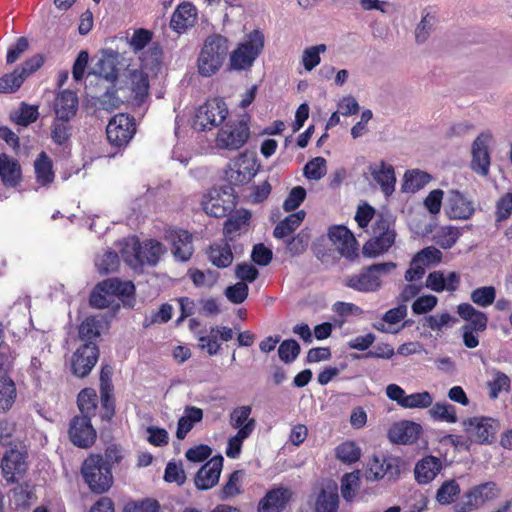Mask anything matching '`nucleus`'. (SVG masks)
I'll return each instance as SVG.
<instances>
[{"mask_svg":"<svg viewBox=\"0 0 512 512\" xmlns=\"http://www.w3.org/2000/svg\"><path fill=\"white\" fill-rule=\"evenodd\" d=\"M228 43L227 37L220 34L205 39L197 60L201 76L210 77L220 70L228 54Z\"/></svg>","mask_w":512,"mask_h":512,"instance_id":"1","label":"nucleus"},{"mask_svg":"<svg viewBox=\"0 0 512 512\" xmlns=\"http://www.w3.org/2000/svg\"><path fill=\"white\" fill-rule=\"evenodd\" d=\"M263 48V33L259 30H253L230 53L229 69L232 71L250 70Z\"/></svg>","mask_w":512,"mask_h":512,"instance_id":"2","label":"nucleus"},{"mask_svg":"<svg viewBox=\"0 0 512 512\" xmlns=\"http://www.w3.org/2000/svg\"><path fill=\"white\" fill-rule=\"evenodd\" d=\"M397 267L394 262L372 264L358 274H352L345 280L347 287L358 292H376L382 286V277L390 274Z\"/></svg>","mask_w":512,"mask_h":512,"instance_id":"3","label":"nucleus"},{"mask_svg":"<svg viewBox=\"0 0 512 512\" xmlns=\"http://www.w3.org/2000/svg\"><path fill=\"white\" fill-rule=\"evenodd\" d=\"M82 476L94 493L102 494L113 483L111 466L101 455H91L83 463Z\"/></svg>","mask_w":512,"mask_h":512,"instance_id":"4","label":"nucleus"},{"mask_svg":"<svg viewBox=\"0 0 512 512\" xmlns=\"http://www.w3.org/2000/svg\"><path fill=\"white\" fill-rule=\"evenodd\" d=\"M396 233L390 220L382 215L373 224V237L362 248L365 257L376 258L386 253L395 243Z\"/></svg>","mask_w":512,"mask_h":512,"instance_id":"5","label":"nucleus"},{"mask_svg":"<svg viewBox=\"0 0 512 512\" xmlns=\"http://www.w3.org/2000/svg\"><path fill=\"white\" fill-rule=\"evenodd\" d=\"M228 109L225 102L214 98L201 105L195 114L193 127L198 131L212 130L226 119Z\"/></svg>","mask_w":512,"mask_h":512,"instance_id":"6","label":"nucleus"},{"mask_svg":"<svg viewBox=\"0 0 512 512\" xmlns=\"http://www.w3.org/2000/svg\"><path fill=\"white\" fill-rule=\"evenodd\" d=\"M249 136L250 130L245 121L227 122L217 134L216 147L235 151L244 146Z\"/></svg>","mask_w":512,"mask_h":512,"instance_id":"7","label":"nucleus"},{"mask_svg":"<svg viewBox=\"0 0 512 512\" xmlns=\"http://www.w3.org/2000/svg\"><path fill=\"white\" fill-rule=\"evenodd\" d=\"M463 427L471 441L490 444L499 429V422L491 417L475 416L464 420Z\"/></svg>","mask_w":512,"mask_h":512,"instance_id":"8","label":"nucleus"},{"mask_svg":"<svg viewBox=\"0 0 512 512\" xmlns=\"http://www.w3.org/2000/svg\"><path fill=\"white\" fill-rule=\"evenodd\" d=\"M136 131L134 118L127 114H117L106 127L107 139L116 147L126 146Z\"/></svg>","mask_w":512,"mask_h":512,"instance_id":"9","label":"nucleus"},{"mask_svg":"<svg viewBox=\"0 0 512 512\" xmlns=\"http://www.w3.org/2000/svg\"><path fill=\"white\" fill-rule=\"evenodd\" d=\"M257 159L252 153H241L230 165L226 172L227 178L233 185H245L256 175Z\"/></svg>","mask_w":512,"mask_h":512,"instance_id":"10","label":"nucleus"},{"mask_svg":"<svg viewBox=\"0 0 512 512\" xmlns=\"http://www.w3.org/2000/svg\"><path fill=\"white\" fill-rule=\"evenodd\" d=\"M99 350L94 342L81 345L71 358V371L79 377H86L98 361Z\"/></svg>","mask_w":512,"mask_h":512,"instance_id":"11","label":"nucleus"},{"mask_svg":"<svg viewBox=\"0 0 512 512\" xmlns=\"http://www.w3.org/2000/svg\"><path fill=\"white\" fill-rule=\"evenodd\" d=\"M492 141V134L489 131L480 133L472 144L471 168L477 174L486 176L490 169L489 145Z\"/></svg>","mask_w":512,"mask_h":512,"instance_id":"12","label":"nucleus"},{"mask_svg":"<svg viewBox=\"0 0 512 512\" xmlns=\"http://www.w3.org/2000/svg\"><path fill=\"white\" fill-rule=\"evenodd\" d=\"M407 313V306L400 304L386 311L380 321L372 323V327L381 333L398 334L403 328L410 325L409 321L402 322Z\"/></svg>","mask_w":512,"mask_h":512,"instance_id":"13","label":"nucleus"},{"mask_svg":"<svg viewBox=\"0 0 512 512\" xmlns=\"http://www.w3.org/2000/svg\"><path fill=\"white\" fill-rule=\"evenodd\" d=\"M26 457V453L15 449H10L4 454L1 468L7 482H18L25 475L28 468Z\"/></svg>","mask_w":512,"mask_h":512,"instance_id":"14","label":"nucleus"},{"mask_svg":"<svg viewBox=\"0 0 512 512\" xmlns=\"http://www.w3.org/2000/svg\"><path fill=\"white\" fill-rule=\"evenodd\" d=\"M328 236L343 257L348 260L358 257V243L348 228L341 225L331 227Z\"/></svg>","mask_w":512,"mask_h":512,"instance_id":"15","label":"nucleus"},{"mask_svg":"<svg viewBox=\"0 0 512 512\" xmlns=\"http://www.w3.org/2000/svg\"><path fill=\"white\" fill-rule=\"evenodd\" d=\"M69 436L72 443L81 448L91 446L96 438V432L87 416L75 417L69 429Z\"/></svg>","mask_w":512,"mask_h":512,"instance_id":"16","label":"nucleus"},{"mask_svg":"<svg viewBox=\"0 0 512 512\" xmlns=\"http://www.w3.org/2000/svg\"><path fill=\"white\" fill-rule=\"evenodd\" d=\"M223 461L224 459L221 455L214 456L199 469L194 479L198 489L208 490L218 483Z\"/></svg>","mask_w":512,"mask_h":512,"instance_id":"17","label":"nucleus"},{"mask_svg":"<svg viewBox=\"0 0 512 512\" xmlns=\"http://www.w3.org/2000/svg\"><path fill=\"white\" fill-rule=\"evenodd\" d=\"M421 433L422 427L420 424L410 420H402L390 427L388 438L393 443L407 445L415 443Z\"/></svg>","mask_w":512,"mask_h":512,"instance_id":"18","label":"nucleus"},{"mask_svg":"<svg viewBox=\"0 0 512 512\" xmlns=\"http://www.w3.org/2000/svg\"><path fill=\"white\" fill-rule=\"evenodd\" d=\"M445 211L451 219L467 220L472 217L475 209L472 201L459 191L452 190L447 197Z\"/></svg>","mask_w":512,"mask_h":512,"instance_id":"19","label":"nucleus"},{"mask_svg":"<svg viewBox=\"0 0 512 512\" xmlns=\"http://www.w3.org/2000/svg\"><path fill=\"white\" fill-rule=\"evenodd\" d=\"M166 239L171 243L172 254L177 260L186 262L191 258L194 247L192 235L188 231L181 229L169 230L166 233Z\"/></svg>","mask_w":512,"mask_h":512,"instance_id":"20","label":"nucleus"},{"mask_svg":"<svg viewBox=\"0 0 512 512\" xmlns=\"http://www.w3.org/2000/svg\"><path fill=\"white\" fill-rule=\"evenodd\" d=\"M368 478L372 480L388 477L394 479L399 474L397 460L392 457L374 455L368 462Z\"/></svg>","mask_w":512,"mask_h":512,"instance_id":"21","label":"nucleus"},{"mask_svg":"<svg viewBox=\"0 0 512 512\" xmlns=\"http://www.w3.org/2000/svg\"><path fill=\"white\" fill-rule=\"evenodd\" d=\"M197 20V9L190 2H183L177 6L170 20V27L181 34L194 26Z\"/></svg>","mask_w":512,"mask_h":512,"instance_id":"22","label":"nucleus"},{"mask_svg":"<svg viewBox=\"0 0 512 512\" xmlns=\"http://www.w3.org/2000/svg\"><path fill=\"white\" fill-rule=\"evenodd\" d=\"M117 64L118 53L111 49L104 51L89 74L99 76L110 83H114L118 78Z\"/></svg>","mask_w":512,"mask_h":512,"instance_id":"23","label":"nucleus"},{"mask_svg":"<svg viewBox=\"0 0 512 512\" xmlns=\"http://www.w3.org/2000/svg\"><path fill=\"white\" fill-rule=\"evenodd\" d=\"M369 171L376 183L380 185L382 192L386 196H390L394 192L396 184L393 166L381 161L371 164Z\"/></svg>","mask_w":512,"mask_h":512,"instance_id":"24","label":"nucleus"},{"mask_svg":"<svg viewBox=\"0 0 512 512\" xmlns=\"http://www.w3.org/2000/svg\"><path fill=\"white\" fill-rule=\"evenodd\" d=\"M442 470V462L439 458L427 455L420 459L414 468L415 480L419 484H429Z\"/></svg>","mask_w":512,"mask_h":512,"instance_id":"25","label":"nucleus"},{"mask_svg":"<svg viewBox=\"0 0 512 512\" xmlns=\"http://www.w3.org/2000/svg\"><path fill=\"white\" fill-rule=\"evenodd\" d=\"M291 498L287 488H274L266 493L258 504V512H281Z\"/></svg>","mask_w":512,"mask_h":512,"instance_id":"26","label":"nucleus"},{"mask_svg":"<svg viewBox=\"0 0 512 512\" xmlns=\"http://www.w3.org/2000/svg\"><path fill=\"white\" fill-rule=\"evenodd\" d=\"M460 277L456 272H450L447 276L442 271H433L428 274L425 286L437 293L443 291L454 292L458 289Z\"/></svg>","mask_w":512,"mask_h":512,"instance_id":"27","label":"nucleus"},{"mask_svg":"<svg viewBox=\"0 0 512 512\" xmlns=\"http://www.w3.org/2000/svg\"><path fill=\"white\" fill-rule=\"evenodd\" d=\"M457 313L466 324L462 327L471 328V330L484 332L487 329L488 317L486 313L476 309L470 303H461L457 306Z\"/></svg>","mask_w":512,"mask_h":512,"instance_id":"28","label":"nucleus"},{"mask_svg":"<svg viewBox=\"0 0 512 512\" xmlns=\"http://www.w3.org/2000/svg\"><path fill=\"white\" fill-rule=\"evenodd\" d=\"M77 109L78 97L75 92L63 90L56 96L54 111L57 119L69 121L75 116Z\"/></svg>","mask_w":512,"mask_h":512,"instance_id":"29","label":"nucleus"},{"mask_svg":"<svg viewBox=\"0 0 512 512\" xmlns=\"http://www.w3.org/2000/svg\"><path fill=\"white\" fill-rule=\"evenodd\" d=\"M121 253L122 259L125 263L134 270L142 268L141 260V244L139 239L135 236H130L122 239L117 244Z\"/></svg>","mask_w":512,"mask_h":512,"instance_id":"30","label":"nucleus"},{"mask_svg":"<svg viewBox=\"0 0 512 512\" xmlns=\"http://www.w3.org/2000/svg\"><path fill=\"white\" fill-rule=\"evenodd\" d=\"M22 173L19 162L7 155H0V178L6 187H15L21 181Z\"/></svg>","mask_w":512,"mask_h":512,"instance_id":"31","label":"nucleus"},{"mask_svg":"<svg viewBox=\"0 0 512 512\" xmlns=\"http://www.w3.org/2000/svg\"><path fill=\"white\" fill-rule=\"evenodd\" d=\"M339 507V494L336 484H328L317 495L315 502L316 512H337Z\"/></svg>","mask_w":512,"mask_h":512,"instance_id":"32","label":"nucleus"},{"mask_svg":"<svg viewBox=\"0 0 512 512\" xmlns=\"http://www.w3.org/2000/svg\"><path fill=\"white\" fill-rule=\"evenodd\" d=\"M34 173L39 187L48 188L54 181L52 160L45 152H41L34 161Z\"/></svg>","mask_w":512,"mask_h":512,"instance_id":"33","label":"nucleus"},{"mask_svg":"<svg viewBox=\"0 0 512 512\" xmlns=\"http://www.w3.org/2000/svg\"><path fill=\"white\" fill-rule=\"evenodd\" d=\"M203 419V410L196 406H186L183 416L178 420L176 437L183 440L194 425Z\"/></svg>","mask_w":512,"mask_h":512,"instance_id":"34","label":"nucleus"},{"mask_svg":"<svg viewBox=\"0 0 512 512\" xmlns=\"http://www.w3.org/2000/svg\"><path fill=\"white\" fill-rule=\"evenodd\" d=\"M211 263L218 268H226L233 262L234 256L227 240L213 243L208 252Z\"/></svg>","mask_w":512,"mask_h":512,"instance_id":"35","label":"nucleus"},{"mask_svg":"<svg viewBox=\"0 0 512 512\" xmlns=\"http://www.w3.org/2000/svg\"><path fill=\"white\" fill-rule=\"evenodd\" d=\"M203 210L207 215L215 218H222L231 211L233 202L230 200H224L220 197V194L215 191L210 193L208 197L203 201Z\"/></svg>","mask_w":512,"mask_h":512,"instance_id":"36","label":"nucleus"},{"mask_svg":"<svg viewBox=\"0 0 512 512\" xmlns=\"http://www.w3.org/2000/svg\"><path fill=\"white\" fill-rule=\"evenodd\" d=\"M141 68L152 73H157L162 61V50L158 43H151L146 51L139 56Z\"/></svg>","mask_w":512,"mask_h":512,"instance_id":"37","label":"nucleus"},{"mask_svg":"<svg viewBox=\"0 0 512 512\" xmlns=\"http://www.w3.org/2000/svg\"><path fill=\"white\" fill-rule=\"evenodd\" d=\"M253 433V422H250L243 429L238 430L234 436L228 439L225 453L231 459H237L241 453L243 442Z\"/></svg>","mask_w":512,"mask_h":512,"instance_id":"38","label":"nucleus"},{"mask_svg":"<svg viewBox=\"0 0 512 512\" xmlns=\"http://www.w3.org/2000/svg\"><path fill=\"white\" fill-rule=\"evenodd\" d=\"M481 492H479L478 486L472 487L470 490L465 492L460 501L457 502L453 509L455 512H472L480 507H482L484 504L482 502L481 498Z\"/></svg>","mask_w":512,"mask_h":512,"instance_id":"39","label":"nucleus"},{"mask_svg":"<svg viewBox=\"0 0 512 512\" xmlns=\"http://www.w3.org/2000/svg\"><path fill=\"white\" fill-rule=\"evenodd\" d=\"M305 218L304 211H298L296 213L288 215L284 220L276 225L274 229V236L276 238H284L293 233Z\"/></svg>","mask_w":512,"mask_h":512,"instance_id":"40","label":"nucleus"},{"mask_svg":"<svg viewBox=\"0 0 512 512\" xmlns=\"http://www.w3.org/2000/svg\"><path fill=\"white\" fill-rule=\"evenodd\" d=\"M361 454V448L353 441H345L335 448V457L347 465L357 462Z\"/></svg>","mask_w":512,"mask_h":512,"instance_id":"41","label":"nucleus"},{"mask_svg":"<svg viewBox=\"0 0 512 512\" xmlns=\"http://www.w3.org/2000/svg\"><path fill=\"white\" fill-rule=\"evenodd\" d=\"M39 111L37 105H30L22 102L18 109L11 113V119L20 126H28L38 119Z\"/></svg>","mask_w":512,"mask_h":512,"instance_id":"42","label":"nucleus"},{"mask_svg":"<svg viewBox=\"0 0 512 512\" xmlns=\"http://www.w3.org/2000/svg\"><path fill=\"white\" fill-rule=\"evenodd\" d=\"M141 251L142 266L146 263L155 265L166 252V248L159 241L148 240L143 245L141 244Z\"/></svg>","mask_w":512,"mask_h":512,"instance_id":"43","label":"nucleus"},{"mask_svg":"<svg viewBox=\"0 0 512 512\" xmlns=\"http://www.w3.org/2000/svg\"><path fill=\"white\" fill-rule=\"evenodd\" d=\"M360 488L359 471L346 473L341 479V495L346 502H352Z\"/></svg>","mask_w":512,"mask_h":512,"instance_id":"44","label":"nucleus"},{"mask_svg":"<svg viewBox=\"0 0 512 512\" xmlns=\"http://www.w3.org/2000/svg\"><path fill=\"white\" fill-rule=\"evenodd\" d=\"M102 327L101 318L96 316L87 317L79 326V336L82 340H86V343H90L100 336Z\"/></svg>","mask_w":512,"mask_h":512,"instance_id":"45","label":"nucleus"},{"mask_svg":"<svg viewBox=\"0 0 512 512\" xmlns=\"http://www.w3.org/2000/svg\"><path fill=\"white\" fill-rule=\"evenodd\" d=\"M431 418L447 423L457 422L456 408L448 402H437L429 410Z\"/></svg>","mask_w":512,"mask_h":512,"instance_id":"46","label":"nucleus"},{"mask_svg":"<svg viewBox=\"0 0 512 512\" xmlns=\"http://www.w3.org/2000/svg\"><path fill=\"white\" fill-rule=\"evenodd\" d=\"M210 14L222 17V23L229 22V10L239 6L238 0H203Z\"/></svg>","mask_w":512,"mask_h":512,"instance_id":"47","label":"nucleus"},{"mask_svg":"<svg viewBox=\"0 0 512 512\" xmlns=\"http://www.w3.org/2000/svg\"><path fill=\"white\" fill-rule=\"evenodd\" d=\"M460 491V486L456 480H447L438 488L436 500L441 505H449L454 502Z\"/></svg>","mask_w":512,"mask_h":512,"instance_id":"48","label":"nucleus"},{"mask_svg":"<svg viewBox=\"0 0 512 512\" xmlns=\"http://www.w3.org/2000/svg\"><path fill=\"white\" fill-rule=\"evenodd\" d=\"M252 408L248 405L236 407L230 413V425L237 430L243 429L250 422H253V431L256 427V420L251 418Z\"/></svg>","mask_w":512,"mask_h":512,"instance_id":"49","label":"nucleus"},{"mask_svg":"<svg viewBox=\"0 0 512 512\" xmlns=\"http://www.w3.org/2000/svg\"><path fill=\"white\" fill-rule=\"evenodd\" d=\"M470 299L479 307H489L496 300V288L494 286L478 287L471 291Z\"/></svg>","mask_w":512,"mask_h":512,"instance_id":"50","label":"nucleus"},{"mask_svg":"<svg viewBox=\"0 0 512 512\" xmlns=\"http://www.w3.org/2000/svg\"><path fill=\"white\" fill-rule=\"evenodd\" d=\"M461 236L459 228L454 226L441 227L435 234L434 239L437 245L443 249L451 248Z\"/></svg>","mask_w":512,"mask_h":512,"instance_id":"51","label":"nucleus"},{"mask_svg":"<svg viewBox=\"0 0 512 512\" xmlns=\"http://www.w3.org/2000/svg\"><path fill=\"white\" fill-rule=\"evenodd\" d=\"M16 397V388L10 378L2 377L0 379V410H9Z\"/></svg>","mask_w":512,"mask_h":512,"instance_id":"52","label":"nucleus"},{"mask_svg":"<svg viewBox=\"0 0 512 512\" xmlns=\"http://www.w3.org/2000/svg\"><path fill=\"white\" fill-rule=\"evenodd\" d=\"M77 404L79 410L83 414L82 416H87L88 418L94 414L96 406H97V395L93 389L86 388L83 389L77 398Z\"/></svg>","mask_w":512,"mask_h":512,"instance_id":"53","label":"nucleus"},{"mask_svg":"<svg viewBox=\"0 0 512 512\" xmlns=\"http://www.w3.org/2000/svg\"><path fill=\"white\" fill-rule=\"evenodd\" d=\"M325 44H318L304 49L301 62L306 71H312L321 62L320 54L326 51Z\"/></svg>","mask_w":512,"mask_h":512,"instance_id":"54","label":"nucleus"},{"mask_svg":"<svg viewBox=\"0 0 512 512\" xmlns=\"http://www.w3.org/2000/svg\"><path fill=\"white\" fill-rule=\"evenodd\" d=\"M433 397L428 391L416 392L407 395L404 399L402 408L405 409H425L432 405Z\"/></svg>","mask_w":512,"mask_h":512,"instance_id":"55","label":"nucleus"},{"mask_svg":"<svg viewBox=\"0 0 512 512\" xmlns=\"http://www.w3.org/2000/svg\"><path fill=\"white\" fill-rule=\"evenodd\" d=\"M24 80L20 70L16 68L12 73L5 74L0 78V93L16 92L22 86Z\"/></svg>","mask_w":512,"mask_h":512,"instance_id":"56","label":"nucleus"},{"mask_svg":"<svg viewBox=\"0 0 512 512\" xmlns=\"http://www.w3.org/2000/svg\"><path fill=\"white\" fill-rule=\"evenodd\" d=\"M130 81L132 91L136 94V96L143 97L147 95L149 90V81L148 75L144 69L141 68L139 70L135 69L131 71Z\"/></svg>","mask_w":512,"mask_h":512,"instance_id":"57","label":"nucleus"},{"mask_svg":"<svg viewBox=\"0 0 512 512\" xmlns=\"http://www.w3.org/2000/svg\"><path fill=\"white\" fill-rule=\"evenodd\" d=\"M304 176L309 180H320L327 172L326 160L315 157L304 166Z\"/></svg>","mask_w":512,"mask_h":512,"instance_id":"58","label":"nucleus"},{"mask_svg":"<svg viewBox=\"0 0 512 512\" xmlns=\"http://www.w3.org/2000/svg\"><path fill=\"white\" fill-rule=\"evenodd\" d=\"M510 386V378L503 372L496 371L493 379L488 382L490 398L496 399L502 391L508 392L510 390Z\"/></svg>","mask_w":512,"mask_h":512,"instance_id":"59","label":"nucleus"},{"mask_svg":"<svg viewBox=\"0 0 512 512\" xmlns=\"http://www.w3.org/2000/svg\"><path fill=\"white\" fill-rule=\"evenodd\" d=\"M430 179V175L426 172L419 170L408 171L405 174L404 186L407 190L416 192L423 188Z\"/></svg>","mask_w":512,"mask_h":512,"instance_id":"60","label":"nucleus"},{"mask_svg":"<svg viewBox=\"0 0 512 512\" xmlns=\"http://www.w3.org/2000/svg\"><path fill=\"white\" fill-rule=\"evenodd\" d=\"M512 215V192L504 193L495 203V221H506Z\"/></svg>","mask_w":512,"mask_h":512,"instance_id":"61","label":"nucleus"},{"mask_svg":"<svg viewBox=\"0 0 512 512\" xmlns=\"http://www.w3.org/2000/svg\"><path fill=\"white\" fill-rule=\"evenodd\" d=\"M95 265L101 274L116 271L119 265V256L116 252L105 251L103 255L96 258Z\"/></svg>","mask_w":512,"mask_h":512,"instance_id":"62","label":"nucleus"},{"mask_svg":"<svg viewBox=\"0 0 512 512\" xmlns=\"http://www.w3.org/2000/svg\"><path fill=\"white\" fill-rule=\"evenodd\" d=\"M67 122L56 118L52 123L51 138L57 145H64L71 136V126Z\"/></svg>","mask_w":512,"mask_h":512,"instance_id":"63","label":"nucleus"},{"mask_svg":"<svg viewBox=\"0 0 512 512\" xmlns=\"http://www.w3.org/2000/svg\"><path fill=\"white\" fill-rule=\"evenodd\" d=\"M299 353L300 346L293 339L284 340L278 348L279 358L285 363L293 362L297 358Z\"/></svg>","mask_w":512,"mask_h":512,"instance_id":"64","label":"nucleus"}]
</instances>
